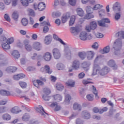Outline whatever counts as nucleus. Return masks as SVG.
<instances>
[{
	"instance_id": "nucleus-60",
	"label": "nucleus",
	"mask_w": 124,
	"mask_h": 124,
	"mask_svg": "<svg viewBox=\"0 0 124 124\" xmlns=\"http://www.w3.org/2000/svg\"><path fill=\"white\" fill-rule=\"evenodd\" d=\"M85 73L81 72L78 74V77L79 79H83V78H84V77H85Z\"/></svg>"
},
{
	"instance_id": "nucleus-47",
	"label": "nucleus",
	"mask_w": 124,
	"mask_h": 124,
	"mask_svg": "<svg viewBox=\"0 0 124 124\" xmlns=\"http://www.w3.org/2000/svg\"><path fill=\"white\" fill-rule=\"evenodd\" d=\"M12 17L13 19H14V20H17V19H18L19 17V15H18V12L16 11L14 12L12 15Z\"/></svg>"
},
{
	"instance_id": "nucleus-4",
	"label": "nucleus",
	"mask_w": 124,
	"mask_h": 124,
	"mask_svg": "<svg viewBox=\"0 0 124 124\" xmlns=\"http://www.w3.org/2000/svg\"><path fill=\"white\" fill-rule=\"evenodd\" d=\"M81 31H82V26L80 25L76 26L75 27H71L70 29V32L74 35L78 34Z\"/></svg>"
},
{
	"instance_id": "nucleus-56",
	"label": "nucleus",
	"mask_w": 124,
	"mask_h": 124,
	"mask_svg": "<svg viewBox=\"0 0 124 124\" xmlns=\"http://www.w3.org/2000/svg\"><path fill=\"white\" fill-rule=\"evenodd\" d=\"M77 0H69V3L70 5L74 6L76 5Z\"/></svg>"
},
{
	"instance_id": "nucleus-41",
	"label": "nucleus",
	"mask_w": 124,
	"mask_h": 124,
	"mask_svg": "<svg viewBox=\"0 0 124 124\" xmlns=\"http://www.w3.org/2000/svg\"><path fill=\"white\" fill-rule=\"evenodd\" d=\"M102 7H103V5L97 4L93 7V10H98V9H100V8H102Z\"/></svg>"
},
{
	"instance_id": "nucleus-45",
	"label": "nucleus",
	"mask_w": 124,
	"mask_h": 124,
	"mask_svg": "<svg viewBox=\"0 0 124 124\" xmlns=\"http://www.w3.org/2000/svg\"><path fill=\"white\" fill-rule=\"evenodd\" d=\"M20 2L23 6H29V1L28 0H21Z\"/></svg>"
},
{
	"instance_id": "nucleus-46",
	"label": "nucleus",
	"mask_w": 124,
	"mask_h": 124,
	"mask_svg": "<svg viewBox=\"0 0 124 124\" xmlns=\"http://www.w3.org/2000/svg\"><path fill=\"white\" fill-rule=\"evenodd\" d=\"M19 85L22 89H26L27 88V83L23 81L19 82Z\"/></svg>"
},
{
	"instance_id": "nucleus-28",
	"label": "nucleus",
	"mask_w": 124,
	"mask_h": 124,
	"mask_svg": "<svg viewBox=\"0 0 124 124\" xmlns=\"http://www.w3.org/2000/svg\"><path fill=\"white\" fill-rule=\"evenodd\" d=\"M17 70V68L14 66H10L6 68V71L8 72V73H12L13 72H15Z\"/></svg>"
},
{
	"instance_id": "nucleus-35",
	"label": "nucleus",
	"mask_w": 124,
	"mask_h": 124,
	"mask_svg": "<svg viewBox=\"0 0 124 124\" xmlns=\"http://www.w3.org/2000/svg\"><path fill=\"white\" fill-rule=\"evenodd\" d=\"M73 109L74 110H78V111H80L82 108L79 104L75 103L73 105Z\"/></svg>"
},
{
	"instance_id": "nucleus-23",
	"label": "nucleus",
	"mask_w": 124,
	"mask_h": 124,
	"mask_svg": "<svg viewBox=\"0 0 124 124\" xmlns=\"http://www.w3.org/2000/svg\"><path fill=\"white\" fill-rule=\"evenodd\" d=\"M43 58L46 62H50L51 59H52V55H51V53L46 52L44 55Z\"/></svg>"
},
{
	"instance_id": "nucleus-9",
	"label": "nucleus",
	"mask_w": 124,
	"mask_h": 124,
	"mask_svg": "<svg viewBox=\"0 0 124 124\" xmlns=\"http://www.w3.org/2000/svg\"><path fill=\"white\" fill-rule=\"evenodd\" d=\"M40 71L42 73H44V74L47 73H48V74H51V73H52V71L50 70V66L48 65H46L44 67H42L40 69Z\"/></svg>"
},
{
	"instance_id": "nucleus-44",
	"label": "nucleus",
	"mask_w": 124,
	"mask_h": 124,
	"mask_svg": "<svg viewBox=\"0 0 124 124\" xmlns=\"http://www.w3.org/2000/svg\"><path fill=\"white\" fill-rule=\"evenodd\" d=\"M103 54H107L110 52V46H108L104 47L103 49Z\"/></svg>"
},
{
	"instance_id": "nucleus-31",
	"label": "nucleus",
	"mask_w": 124,
	"mask_h": 124,
	"mask_svg": "<svg viewBox=\"0 0 124 124\" xmlns=\"http://www.w3.org/2000/svg\"><path fill=\"white\" fill-rule=\"evenodd\" d=\"M93 18H94V16L93 15V13H87L84 16V19H86V20H90V19Z\"/></svg>"
},
{
	"instance_id": "nucleus-63",
	"label": "nucleus",
	"mask_w": 124,
	"mask_h": 124,
	"mask_svg": "<svg viewBox=\"0 0 124 124\" xmlns=\"http://www.w3.org/2000/svg\"><path fill=\"white\" fill-rule=\"evenodd\" d=\"M95 36L97 37V38H102L103 37L104 35L103 34L100 33H97L95 34Z\"/></svg>"
},
{
	"instance_id": "nucleus-15",
	"label": "nucleus",
	"mask_w": 124,
	"mask_h": 124,
	"mask_svg": "<svg viewBox=\"0 0 124 124\" xmlns=\"http://www.w3.org/2000/svg\"><path fill=\"white\" fill-rule=\"evenodd\" d=\"M53 54L54 59L59 60L61 58V52L58 48H54L53 50Z\"/></svg>"
},
{
	"instance_id": "nucleus-32",
	"label": "nucleus",
	"mask_w": 124,
	"mask_h": 124,
	"mask_svg": "<svg viewBox=\"0 0 124 124\" xmlns=\"http://www.w3.org/2000/svg\"><path fill=\"white\" fill-rule=\"evenodd\" d=\"M56 89L58 91L62 92L63 90V89H64V86L61 83H57L56 84Z\"/></svg>"
},
{
	"instance_id": "nucleus-11",
	"label": "nucleus",
	"mask_w": 124,
	"mask_h": 124,
	"mask_svg": "<svg viewBox=\"0 0 124 124\" xmlns=\"http://www.w3.org/2000/svg\"><path fill=\"white\" fill-rule=\"evenodd\" d=\"M32 47L33 50H35V51H40L42 48V45L40 42L36 41L33 43Z\"/></svg>"
},
{
	"instance_id": "nucleus-29",
	"label": "nucleus",
	"mask_w": 124,
	"mask_h": 124,
	"mask_svg": "<svg viewBox=\"0 0 124 124\" xmlns=\"http://www.w3.org/2000/svg\"><path fill=\"white\" fill-rule=\"evenodd\" d=\"M2 119L3 121H10L11 120V115L8 113H4L2 116Z\"/></svg>"
},
{
	"instance_id": "nucleus-51",
	"label": "nucleus",
	"mask_w": 124,
	"mask_h": 124,
	"mask_svg": "<svg viewBox=\"0 0 124 124\" xmlns=\"http://www.w3.org/2000/svg\"><path fill=\"white\" fill-rule=\"evenodd\" d=\"M21 23L23 25V26H24L25 27L28 25V19L26 18H22L21 20Z\"/></svg>"
},
{
	"instance_id": "nucleus-14",
	"label": "nucleus",
	"mask_w": 124,
	"mask_h": 124,
	"mask_svg": "<svg viewBox=\"0 0 124 124\" xmlns=\"http://www.w3.org/2000/svg\"><path fill=\"white\" fill-rule=\"evenodd\" d=\"M108 65L109 67L113 68L114 70H116V69L118 68V66L116 64V62L113 60H110L108 62Z\"/></svg>"
},
{
	"instance_id": "nucleus-61",
	"label": "nucleus",
	"mask_w": 124,
	"mask_h": 124,
	"mask_svg": "<svg viewBox=\"0 0 124 124\" xmlns=\"http://www.w3.org/2000/svg\"><path fill=\"white\" fill-rule=\"evenodd\" d=\"M93 111L94 113H100V109H99L97 107H95L93 108Z\"/></svg>"
},
{
	"instance_id": "nucleus-57",
	"label": "nucleus",
	"mask_w": 124,
	"mask_h": 124,
	"mask_svg": "<svg viewBox=\"0 0 124 124\" xmlns=\"http://www.w3.org/2000/svg\"><path fill=\"white\" fill-rule=\"evenodd\" d=\"M86 11L87 13H93L92 11V7L88 6L86 8Z\"/></svg>"
},
{
	"instance_id": "nucleus-5",
	"label": "nucleus",
	"mask_w": 124,
	"mask_h": 124,
	"mask_svg": "<svg viewBox=\"0 0 124 124\" xmlns=\"http://www.w3.org/2000/svg\"><path fill=\"white\" fill-rule=\"evenodd\" d=\"M44 93H45V94L43 96L44 100H46V101L50 100V96L48 95L51 93V90H50L49 88H46L44 89Z\"/></svg>"
},
{
	"instance_id": "nucleus-42",
	"label": "nucleus",
	"mask_w": 124,
	"mask_h": 124,
	"mask_svg": "<svg viewBox=\"0 0 124 124\" xmlns=\"http://www.w3.org/2000/svg\"><path fill=\"white\" fill-rule=\"evenodd\" d=\"M27 12L29 15H30V16H35V13H34V11L31 9H27Z\"/></svg>"
},
{
	"instance_id": "nucleus-27",
	"label": "nucleus",
	"mask_w": 124,
	"mask_h": 124,
	"mask_svg": "<svg viewBox=\"0 0 124 124\" xmlns=\"http://www.w3.org/2000/svg\"><path fill=\"white\" fill-rule=\"evenodd\" d=\"M86 56L88 60H92L94 57V52L92 51H88L86 53Z\"/></svg>"
},
{
	"instance_id": "nucleus-22",
	"label": "nucleus",
	"mask_w": 124,
	"mask_h": 124,
	"mask_svg": "<svg viewBox=\"0 0 124 124\" xmlns=\"http://www.w3.org/2000/svg\"><path fill=\"white\" fill-rule=\"evenodd\" d=\"M120 5L121 4H120V2H115L113 6V9L114 11H121V7H120Z\"/></svg>"
},
{
	"instance_id": "nucleus-48",
	"label": "nucleus",
	"mask_w": 124,
	"mask_h": 124,
	"mask_svg": "<svg viewBox=\"0 0 124 124\" xmlns=\"http://www.w3.org/2000/svg\"><path fill=\"white\" fill-rule=\"evenodd\" d=\"M86 97L89 101H93V94H89L87 95Z\"/></svg>"
},
{
	"instance_id": "nucleus-17",
	"label": "nucleus",
	"mask_w": 124,
	"mask_h": 124,
	"mask_svg": "<svg viewBox=\"0 0 124 124\" xmlns=\"http://www.w3.org/2000/svg\"><path fill=\"white\" fill-rule=\"evenodd\" d=\"M26 76L24 74H19L17 75H15L13 76V78L16 81L19 80L20 79H23L25 78Z\"/></svg>"
},
{
	"instance_id": "nucleus-33",
	"label": "nucleus",
	"mask_w": 124,
	"mask_h": 124,
	"mask_svg": "<svg viewBox=\"0 0 124 124\" xmlns=\"http://www.w3.org/2000/svg\"><path fill=\"white\" fill-rule=\"evenodd\" d=\"M12 56H14L15 59H19L20 58V53L17 50H14L12 54Z\"/></svg>"
},
{
	"instance_id": "nucleus-49",
	"label": "nucleus",
	"mask_w": 124,
	"mask_h": 124,
	"mask_svg": "<svg viewBox=\"0 0 124 124\" xmlns=\"http://www.w3.org/2000/svg\"><path fill=\"white\" fill-rule=\"evenodd\" d=\"M6 111H7V108L6 107H0V113H5Z\"/></svg>"
},
{
	"instance_id": "nucleus-18",
	"label": "nucleus",
	"mask_w": 124,
	"mask_h": 124,
	"mask_svg": "<svg viewBox=\"0 0 124 124\" xmlns=\"http://www.w3.org/2000/svg\"><path fill=\"white\" fill-rule=\"evenodd\" d=\"M69 18H70V14L69 13H67L65 14H64L62 18V23H65Z\"/></svg>"
},
{
	"instance_id": "nucleus-39",
	"label": "nucleus",
	"mask_w": 124,
	"mask_h": 124,
	"mask_svg": "<svg viewBox=\"0 0 124 124\" xmlns=\"http://www.w3.org/2000/svg\"><path fill=\"white\" fill-rule=\"evenodd\" d=\"M93 93L95 94L96 99H98V98H99V96H98V95H97V90H96V88L93 85Z\"/></svg>"
},
{
	"instance_id": "nucleus-1",
	"label": "nucleus",
	"mask_w": 124,
	"mask_h": 124,
	"mask_svg": "<svg viewBox=\"0 0 124 124\" xmlns=\"http://www.w3.org/2000/svg\"><path fill=\"white\" fill-rule=\"evenodd\" d=\"M101 60H102L101 56H98L95 59L94 61V64L93 66V75L99 74V75H101V76H104L105 75H106V74H108L109 71H110V68L108 67L105 66L101 69L99 65L96 64V62H97L98 61H101Z\"/></svg>"
},
{
	"instance_id": "nucleus-53",
	"label": "nucleus",
	"mask_w": 124,
	"mask_h": 124,
	"mask_svg": "<svg viewBox=\"0 0 124 124\" xmlns=\"http://www.w3.org/2000/svg\"><path fill=\"white\" fill-rule=\"evenodd\" d=\"M71 100V96H70L69 94H67L65 95V101L66 102H69V101H70Z\"/></svg>"
},
{
	"instance_id": "nucleus-40",
	"label": "nucleus",
	"mask_w": 124,
	"mask_h": 124,
	"mask_svg": "<svg viewBox=\"0 0 124 124\" xmlns=\"http://www.w3.org/2000/svg\"><path fill=\"white\" fill-rule=\"evenodd\" d=\"M90 26L92 30H95L97 27V25L96 24V22L92 21L90 23Z\"/></svg>"
},
{
	"instance_id": "nucleus-55",
	"label": "nucleus",
	"mask_w": 124,
	"mask_h": 124,
	"mask_svg": "<svg viewBox=\"0 0 124 124\" xmlns=\"http://www.w3.org/2000/svg\"><path fill=\"white\" fill-rule=\"evenodd\" d=\"M116 36H122L123 38H124V31H120L116 34Z\"/></svg>"
},
{
	"instance_id": "nucleus-13",
	"label": "nucleus",
	"mask_w": 124,
	"mask_h": 124,
	"mask_svg": "<svg viewBox=\"0 0 124 124\" xmlns=\"http://www.w3.org/2000/svg\"><path fill=\"white\" fill-rule=\"evenodd\" d=\"M105 23H110V20L108 18H103L101 20L98 21V25L100 27H106Z\"/></svg>"
},
{
	"instance_id": "nucleus-25",
	"label": "nucleus",
	"mask_w": 124,
	"mask_h": 124,
	"mask_svg": "<svg viewBox=\"0 0 124 124\" xmlns=\"http://www.w3.org/2000/svg\"><path fill=\"white\" fill-rule=\"evenodd\" d=\"M76 12L78 16H80V17H83V16H85V12H84L83 9L81 8H77L76 9Z\"/></svg>"
},
{
	"instance_id": "nucleus-7",
	"label": "nucleus",
	"mask_w": 124,
	"mask_h": 124,
	"mask_svg": "<svg viewBox=\"0 0 124 124\" xmlns=\"http://www.w3.org/2000/svg\"><path fill=\"white\" fill-rule=\"evenodd\" d=\"M35 110L37 111V112H38V113H40L43 117L45 118L46 116H48V113H46L45 111H44V108H43V107L41 106H39V107H36Z\"/></svg>"
},
{
	"instance_id": "nucleus-58",
	"label": "nucleus",
	"mask_w": 124,
	"mask_h": 124,
	"mask_svg": "<svg viewBox=\"0 0 124 124\" xmlns=\"http://www.w3.org/2000/svg\"><path fill=\"white\" fill-rule=\"evenodd\" d=\"M7 43L9 45H10V44L13 43L14 42V39L13 38H10L7 39Z\"/></svg>"
},
{
	"instance_id": "nucleus-20",
	"label": "nucleus",
	"mask_w": 124,
	"mask_h": 124,
	"mask_svg": "<svg viewBox=\"0 0 124 124\" xmlns=\"http://www.w3.org/2000/svg\"><path fill=\"white\" fill-rule=\"evenodd\" d=\"M82 118L85 120H89L91 118V114L88 111H84L82 112Z\"/></svg>"
},
{
	"instance_id": "nucleus-52",
	"label": "nucleus",
	"mask_w": 124,
	"mask_h": 124,
	"mask_svg": "<svg viewBox=\"0 0 124 124\" xmlns=\"http://www.w3.org/2000/svg\"><path fill=\"white\" fill-rule=\"evenodd\" d=\"M98 13L100 17H102V16H104V15H105V10L101 9L99 11Z\"/></svg>"
},
{
	"instance_id": "nucleus-30",
	"label": "nucleus",
	"mask_w": 124,
	"mask_h": 124,
	"mask_svg": "<svg viewBox=\"0 0 124 124\" xmlns=\"http://www.w3.org/2000/svg\"><path fill=\"white\" fill-rule=\"evenodd\" d=\"M54 100H56L57 102H60L62 100V96L60 94H56L53 96Z\"/></svg>"
},
{
	"instance_id": "nucleus-54",
	"label": "nucleus",
	"mask_w": 124,
	"mask_h": 124,
	"mask_svg": "<svg viewBox=\"0 0 124 124\" xmlns=\"http://www.w3.org/2000/svg\"><path fill=\"white\" fill-rule=\"evenodd\" d=\"M19 3V0H12V6H16Z\"/></svg>"
},
{
	"instance_id": "nucleus-21",
	"label": "nucleus",
	"mask_w": 124,
	"mask_h": 124,
	"mask_svg": "<svg viewBox=\"0 0 124 124\" xmlns=\"http://www.w3.org/2000/svg\"><path fill=\"white\" fill-rule=\"evenodd\" d=\"M91 64L88 62H84L81 64V67L84 69L85 71H88L90 69Z\"/></svg>"
},
{
	"instance_id": "nucleus-2",
	"label": "nucleus",
	"mask_w": 124,
	"mask_h": 124,
	"mask_svg": "<svg viewBox=\"0 0 124 124\" xmlns=\"http://www.w3.org/2000/svg\"><path fill=\"white\" fill-rule=\"evenodd\" d=\"M46 82V78L42 77L40 78L39 79H37L33 81V84L36 88H39L40 86H43L44 82Z\"/></svg>"
},
{
	"instance_id": "nucleus-3",
	"label": "nucleus",
	"mask_w": 124,
	"mask_h": 124,
	"mask_svg": "<svg viewBox=\"0 0 124 124\" xmlns=\"http://www.w3.org/2000/svg\"><path fill=\"white\" fill-rule=\"evenodd\" d=\"M112 49L114 51H119L122 49V41L120 39L116 40L112 45Z\"/></svg>"
},
{
	"instance_id": "nucleus-38",
	"label": "nucleus",
	"mask_w": 124,
	"mask_h": 124,
	"mask_svg": "<svg viewBox=\"0 0 124 124\" xmlns=\"http://www.w3.org/2000/svg\"><path fill=\"white\" fill-rule=\"evenodd\" d=\"M75 20H76V16H72L69 21V26H73V24L75 23Z\"/></svg>"
},
{
	"instance_id": "nucleus-6",
	"label": "nucleus",
	"mask_w": 124,
	"mask_h": 124,
	"mask_svg": "<svg viewBox=\"0 0 124 124\" xmlns=\"http://www.w3.org/2000/svg\"><path fill=\"white\" fill-rule=\"evenodd\" d=\"M23 43L24 47L27 51H28V52H31V51H32V49H33V46H31V44H30V40H25Z\"/></svg>"
},
{
	"instance_id": "nucleus-64",
	"label": "nucleus",
	"mask_w": 124,
	"mask_h": 124,
	"mask_svg": "<svg viewBox=\"0 0 124 124\" xmlns=\"http://www.w3.org/2000/svg\"><path fill=\"white\" fill-rule=\"evenodd\" d=\"M76 124H83V122L81 120V119H77L76 120Z\"/></svg>"
},
{
	"instance_id": "nucleus-37",
	"label": "nucleus",
	"mask_w": 124,
	"mask_h": 124,
	"mask_svg": "<svg viewBox=\"0 0 124 124\" xmlns=\"http://www.w3.org/2000/svg\"><path fill=\"white\" fill-rule=\"evenodd\" d=\"M2 48L4 50H9L10 49V45L6 42V43L2 44Z\"/></svg>"
},
{
	"instance_id": "nucleus-12",
	"label": "nucleus",
	"mask_w": 124,
	"mask_h": 124,
	"mask_svg": "<svg viewBox=\"0 0 124 124\" xmlns=\"http://www.w3.org/2000/svg\"><path fill=\"white\" fill-rule=\"evenodd\" d=\"M46 5L44 2H40L38 5H36L35 4H34V8L35 10L38 9L40 11H42V10H44L45 9Z\"/></svg>"
},
{
	"instance_id": "nucleus-8",
	"label": "nucleus",
	"mask_w": 124,
	"mask_h": 124,
	"mask_svg": "<svg viewBox=\"0 0 124 124\" xmlns=\"http://www.w3.org/2000/svg\"><path fill=\"white\" fill-rule=\"evenodd\" d=\"M41 24V26H45L43 29V32L44 33H47V32H48L49 31V27H48L47 26H49V27H51L50 22L43 21Z\"/></svg>"
},
{
	"instance_id": "nucleus-50",
	"label": "nucleus",
	"mask_w": 124,
	"mask_h": 124,
	"mask_svg": "<svg viewBox=\"0 0 124 124\" xmlns=\"http://www.w3.org/2000/svg\"><path fill=\"white\" fill-rule=\"evenodd\" d=\"M30 119V115L28 113H25L22 117L23 121H28Z\"/></svg>"
},
{
	"instance_id": "nucleus-19",
	"label": "nucleus",
	"mask_w": 124,
	"mask_h": 124,
	"mask_svg": "<svg viewBox=\"0 0 124 124\" xmlns=\"http://www.w3.org/2000/svg\"><path fill=\"white\" fill-rule=\"evenodd\" d=\"M72 67L74 69L77 70L80 68V62L78 60H75L72 64Z\"/></svg>"
},
{
	"instance_id": "nucleus-43",
	"label": "nucleus",
	"mask_w": 124,
	"mask_h": 124,
	"mask_svg": "<svg viewBox=\"0 0 124 124\" xmlns=\"http://www.w3.org/2000/svg\"><path fill=\"white\" fill-rule=\"evenodd\" d=\"M78 56L81 60H84L85 59V57L86 56V54L85 52H80L78 53Z\"/></svg>"
},
{
	"instance_id": "nucleus-62",
	"label": "nucleus",
	"mask_w": 124,
	"mask_h": 124,
	"mask_svg": "<svg viewBox=\"0 0 124 124\" xmlns=\"http://www.w3.org/2000/svg\"><path fill=\"white\" fill-rule=\"evenodd\" d=\"M57 67L58 70H62V63L57 64Z\"/></svg>"
},
{
	"instance_id": "nucleus-36",
	"label": "nucleus",
	"mask_w": 124,
	"mask_h": 124,
	"mask_svg": "<svg viewBox=\"0 0 124 124\" xmlns=\"http://www.w3.org/2000/svg\"><path fill=\"white\" fill-rule=\"evenodd\" d=\"M51 37L50 35H47L46 36L45 39V42L46 44H50V43H51Z\"/></svg>"
},
{
	"instance_id": "nucleus-26",
	"label": "nucleus",
	"mask_w": 124,
	"mask_h": 124,
	"mask_svg": "<svg viewBox=\"0 0 124 124\" xmlns=\"http://www.w3.org/2000/svg\"><path fill=\"white\" fill-rule=\"evenodd\" d=\"M0 94L3 96H7L8 95H10L11 94V93L5 90H0Z\"/></svg>"
},
{
	"instance_id": "nucleus-24",
	"label": "nucleus",
	"mask_w": 124,
	"mask_h": 124,
	"mask_svg": "<svg viewBox=\"0 0 124 124\" xmlns=\"http://www.w3.org/2000/svg\"><path fill=\"white\" fill-rule=\"evenodd\" d=\"M11 112L13 114H19L20 112H22V110H20L18 107H15L11 109Z\"/></svg>"
},
{
	"instance_id": "nucleus-34",
	"label": "nucleus",
	"mask_w": 124,
	"mask_h": 124,
	"mask_svg": "<svg viewBox=\"0 0 124 124\" xmlns=\"http://www.w3.org/2000/svg\"><path fill=\"white\" fill-rule=\"evenodd\" d=\"M65 85L67 86V87L73 88L74 87V86H75V82H74L73 80H69L65 83Z\"/></svg>"
},
{
	"instance_id": "nucleus-59",
	"label": "nucleus",
	"mask_w": 124,
	"mask_h": 124,
	"mask_svg": "<svg viewBox=\"0 0 124 124\" xmlns=\"http://www.w3.org/2000/svg\"><path fill=\"white\" fill-rule=\"evenodd\" d=\"M53 16H54V17H55V16L56 17H59V16H61V13H60L59 11H56L53 12Z\"/></svg>"
},
{
	"instance_id": "nucleus-10",
	"label": "nucleus",
	"mask_w": 124,
	"mask_h": 124,
	"mask_svg": "<svg viewBox=\"0 0 124 124\" xmlns=\"http://www.w3.org/2000/svg\"><path fill=\"white\" fill-rule=\"evenodd\" d=\"M79 38L81 40H87V38L91 39L92 38V35L90 34L88 35V34L86 31H82L80 33Z\"/></svg>"
},
{
	"instance_id": "nucleus-16",
	"label": "nucleus",
	"mask_w": 124,
	"mask_h": 124,
	"mask_svg": "<svg viewBox=\"0 0 124 124\" xmlns=\"http://www.w3.org/2000/svg\"><path fill=\"white\" fill-rule=\"evenodd\" d=\"M50 107H52V108H54L55 111H60L61 109L62 108V107L61 106L58 105V103L54 102L52 103L50 105Z\"/></svg>"
}]
</instances>
